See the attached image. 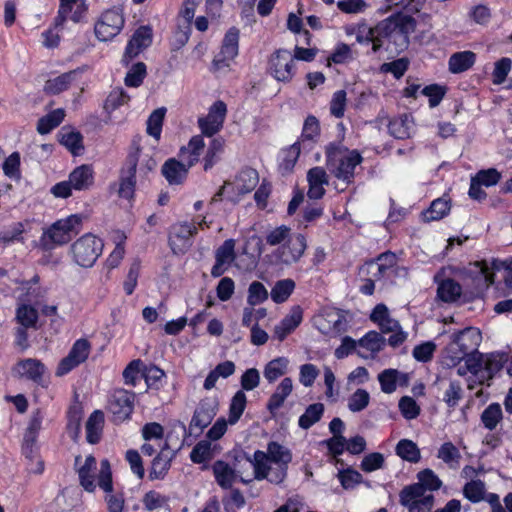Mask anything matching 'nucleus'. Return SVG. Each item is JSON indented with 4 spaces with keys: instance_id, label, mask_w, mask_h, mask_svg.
I'll return each mask as SVG.
<instances>
[{
    "instance_id": "f257e3e1",
    "label": "nucleus",
    "mask_w": 512,
    "mask_h": 512,
    "mask_svg": "<svg viewBox=\"0 0 512 512\" xmlns=\"http://www.w3.org/2000/svg\"><path fill=\"white\" fill-rule=\"evenodd\" d=\"M291 461V450L276 441H271L267 444V451H255L249 463L254 469L256 480L266 479L270 483L280 484L287 476Z\"/></svg>"
},
{
    "instance_id": "f03ea898",
    "label": "nucleus",
    "mask_w": 512,
    "mask_h": 512,
    "mask_svg": "<svg viewBox=\"0 0 512 512\" xmlns=\"http://www.w3.org/2000/svg\"><path fill=\"white\" fill-rule=\"evenodd\" d=\"M326 167L337 180L341 181L345 188L354 182L355 170L363 158L357 150H350L341 142H331L325 148Z\"/></svg>"
},
{
    "instance_id": "7ed1b4c3",
    "label": "nucleus",
    "mask_w": 512,
    "mask_h": 512,
    "mask_svg": "<svg viewBox=\"0 0 512 512\" xmlns=\"http://www.w3.org/2000/svg\"><path fill=\"white\" fill-rule=\"evenodd\" d=\"M156 160L148 153H143L140 147V139L132 141L130 151L120 171V185L118 195L122 198L131 199L136 186V171L139 166L141 173H148L155 169Z\"/></svg>"
},
{
    "instance_id": "20e7f679",
    "label": "nucleus",
    "mask_w": 512,
    "mask_h": 512,
    "mask_svg": "<svg viewBox=\"0 0 512 512\" xmlns=\"http://www.w3.org/2000/svg\"><path fill=\"white\" fill-rule=\"evenodd\" d=\"M415 27L416 21L412 16L397 13L379 22L375 29L376 34L395 44L396 50H403L408 46L409 35Z\"/></svg>"
},
{
    "instance_id": "39448f33",
    "label": "nucleus",
    "mask_w": 512,
    "mask_h": 512,
    "mask_svg": "<svg viewBox=\"0 0 512 512\" xmlns=\"http://www.w3.org/2000/svg\"><path fill=\"white\" fill-rule=\"evenodd\" d=\"M81 217L71 215L52 224L40 238V246L44 250H51L57 245L68 243L74 234L78 233Z\"/></svg>"
},
{
    "instance_id": "423d86ee",
    "label": "nucleus",
    "mask_w": 512,
    "mask_h": 512,
    "mask_svg": "<svg viewBox=\"0 0 512 512\" xmlns=\"http://www.w3.org/2000/svg\"><path fill=\"white\" fill-rule=\"evenodd\" d=\"M103 242L92 234H85L71 246L74 261L81 267H91L101 255Z\"/></svg>"
},
{
    "instance_id": "0eeeda50",
    "label": "nucleus",
    "mask_w": 512,
    "mask_h": 512,
    "mask_svg": "<svg viewBox=\"0 0 512 512\" xmlns=\"http://www.w3.org/2000/svg\"><path fill=\"white\" fill-rule=\"evenodd\" d=\"M479 337V332L473 328L460 331L446 348V357L450 360L448 364L455 365L476 351Z\"/></svg>"
},
{
    "instance_id": "6e6552de",
    "label": "nucleus",
    "mask_w": 512,
    "mask_h": 512,
    "mask_svg": "<svg viewBox=\"0 0 512 512\" xmlns=\"http://www.w3.org/2000/svg\"><path fill=\"white\" fill-rule=\"evenodd\" d=\"M307 248L306 238L302 234H294L283 245L272 253L274 261L278 264L292 265L297 263Z\"/></svg>"
},
{
    "instance_id": "1a4fd4ad",
    "label": "nucleus",
    "mask_w": 512,
    "mask_h": 512,
    "mask_svg": "<svg viewBox=\"0 0 512 512\" xmlns=\"http://www.w3.org/2000/svg\"><path fill=\"white\" fill-rule=\"evenodd\" d=\"M399 497L400 503L407 507L409 512H430L434 506V496L421 493V488L417 485L404 487Z\"/></svg>"
},
{
    "instance_id": "9d476101",
    "label": "nucleus",
    "mask_w": 512,
    "mask_h": 512,
    "mask_svg": "<svg viewBox=\"0 0 512 512\" xmlns=\"http://www.w3.org/2000/svg\"><path fill=\"white\" fill-rule=\"evenodd\" d=\"M507 360L505 353H491L481 363L468 365V370L480 384H484L502 369Z\"/></svg>"
},
{
    "instance_id": "9b49d317",
    "label": "nucleus",
    "mask_w": 512,
    "mask_h": 512,
    "mask_svg": "<svg viewBox=\"0 0 512 512\" xmlns=\"http://www.w3.org/2000/svg\"><path fill=\"white\" fill-rule=\"evenodd\" d=\"M135 393L125 389H116L111 395L108 403V410L113 416L115 423L127 420L133 412Z\"/></svg>"
},
{
    "instance_id": "f8f14e48",
    "label": "nucleus",
    "mask_w": 512,
    "mask_h": 512,
    "mask_svg": "<svg viewBox=\"0 0 512 512\" xmlns=\"http://www.w3.org/2000/svg\"><path fill=\"white\" fill-rule=\"evenodd\" d=\"M294 62L290 51L279 49L270 57L269 70L276 80L289 82L294 76Z\"/></svg>"
},
{
    "instance_id": "ddd939ff",
    "label": "nucleus",
    "mask_w": 512,
    "mask_h": 512,
    "mask_svg": "<svg viewBox=\"0 0 512 512\" xmlns=\"http://www.w3.org/2000/svg\"><path fill=\"white\" fill-rule=\"evenodd\" d=\"M197 233V228L187 222L178 223L171 227L168 243L172 252L176 255H182L188 251L192 245L191 238Z\"/></svg>"
},
{
    "instance_id": "4468645a",
    "label": "nucleus",
    "mask_w": 512,
    "mask_h": 512,
    "mask_svg": "<svg viewBox=\"0 0 512 512\" xmlns=\"http://www.w3.org/2000/svg\"><path fill=\"white\" fill-rule=\"evenodd\" d=\"M124 25V17L117 10L105 11L95 25V35L100 41H108L119 34Z\"/></svg>"
},
{
    "instance_id": "2eb2a0df",
    "label": "nucleus",
    "mask_w": 512,
    "mask_h": 512,
    "mask_svg": "<svg viewBox=\"0 0 512 512\" xmlns=\"http://www.w3.org/2000/svg\"><path fill=\"white\" fill-rule=\"evenodd\" d=\"M227 113L226 104L219 100L216 101L209 109L205 117L198 119V125L203 135L212 137L218 133L223 127V123Z\"/></svg>"
},
{
    "instance_id": "dca6fc26",
    "label": "nucleus",
    "mask_w": 512,
    "mask_h": 512,
    "mask_svg": "<svg viewBox=\"0 0 512 512\" xmlns=\"http://www.w3.org/2000/svg\"><path fill=\"white\" fill-rule=\"evenodd\" d=\"M100 472L98 475V485L109 495L106 502L109 512H122L124 508V498L121 495H113L112 472L110 463L104 459L100 463Z\"/></svg>"
},
{
    "instance_id": "f3484780",
    "label": "nucleus",
    "mask_w": 512,
    "mask_h": 512,
    "mask_svg": "<svg viewBox=\"0 0 512 512\" xmlns=\"http://www.w3.org/2000/svg\"><path fill=\"white\" fill-rule=\"evenodd\" d=\"M238 42L239 30L230 28L225 34L220 52L213 59L212 64L216 70L228 67L230 61L238 55Z\"/></svg>"
},
{
    "instance_id": "a211bd4d",
    "label": "nucleus",
    "mask_w": 512,
    "mask_h": 512,
    "mask_svg": "<svg viewBox=\"0 0 512 512\" xmlns=\"http://www.w3.org/2000/svg\"><path fill=\"white\" fill-rule=\"evenodd\" d=\"M152 42V31L147 26L139 27L129 40L124 53L126 62L138 56Z\"/></svg>"
},
{
    "instance_id": "6ab92c4d",
    "label": "nucleus",
    "mask_w": 512,
    "mask_h": 512,
    "mask_svg": "<svg viewBox=\"0 0 512 512\" xmlns=\"http://www.w3.org/2000/svg\"><path fill=\"white\" fill-rule=\"evenodd\" d=\"M217 405L215 401L211 399L202 400L197 406L194 415L190 422V429L194 428L202 431L205 427H207L214 416L216 415Z\"/></svg>"
},
{
    "instance_id": "aec40b11",
    "label": "nucleus",
    "mask_w": 512,
    "mask_h": 512,
    "mask_svg": "<svg viewBox=\"0 0 512 512\" xmlns=\"http://www.w3.org/2000/svg\"><path fill=\"white\" fill-rule=\"evenodd\" d=\"M14 371L21 378H25L36 383H40L44 373L46 372V367L38 359L27 358L20 360L16 364Z\"/></svg>"
},
{
    "instance_id": "412c9836",
    "label": "nucleus",
    "mask_w": 512,
    "mask_h": 512,
    "mask_svg": "<svg viewBox=\"0 0 512 512\" xmlns=\"http://www.w3.org/2000/svg\"><path fill=\"white\" fill-rule=\"evenodd\" d=\"M216 262L212 267L211 274L214 277H219L225 272L224 265H229L235 259V241L233 239H227L224 243L216 250L215 253Z\"/></svg>"
},
{
    "instance_id": "4be33fe9",
    "label": "nucleus",
    "mask_w": 512,
    "mask_h": 512,
    "mask_svg": "<svg viewBox=\"0 0 512 512\" xmlns=\"http://www.w3.org/2000/svg\"><path fill=\"white\" fill-rule=\"evenodd\" d=\"M189 168L187 163L171 158L163 164L161 171L169 184L178 185L187 177Z\"/></svg>"
},
{
    "instance_id": "5701e85b",
    "label": "nucleus",
    "mask_w": 512,
    "mask_h": 512,
    "mask_svg": "<svg viewBox=\"0 0 512 512\" xmlns=\"http://www.w3.org/2000/svg\"><path fill=\"white\" fill-rule=\"evenodd\" d=\"M408 379V374L401 373L396 369H385L378 375L381 390L386 394H391L396 391L397 383L407 385Z\"/></svg>"
},
{
    "instance_id": "b1692460",
    "label": "nucleus",
    "mask_w": 512,
    "mask_h": 512,
    "mask_svg": "<svg viewBox=\"0 0 512 512\" xmlns=\"http://www.w3.org/2000/svg\"><path fill=\"white\" fill-rule=\"evenodd\" d=\"M68 180L73 189L78 191L87 190L94 182L93 168L87 164L80 165L70 173Z\"/></svg>"
},
{
    "instance_id": "393cba45",
    "label": "nucleus",
    "mask_w": 512,
    "mask_h": 512,
    "mask_svg": "<svg viewBox=\"0 0 512 512\" xmlns=\"http://www.w3.org/2000/svg\"><path fill=\"white\" fill-rule=\"evenodd\" d=\"M370 319L379 326L382 333L394 332L400 328L399 322L390 317L387 306L382 303L375 306Z\"/></svg>"
},
{
    "instance_id": "a878e982",
    "label": "nucleus",
    "mask_w": 512,
    "mask_h": 512,
    "mask_svg": "<svg viewBox=\"0 0 512 512\" xmlns=\"http://www.w3.org/2000/svg\"><path fill=\"white\" fill-rule=\"evenodd\" d=\"M293 390V382L289 377L284 378L277 386L275 392L270 396L267 409L274 413L278 410L285 402L286 398L291 394Z\"/></svg>"
},
{
    "instance_id": "bb28decb",
    "label": "nucleus",
    "mask_w": 512,
    "mask_h": 512,
    "mask_svg": "<svg viewBox=\"0 0 512 512\" xmlns=\"http://www.w3.org/2000/svg\"><path fill=\"white\" fill-rule=\"evenodd\" d=\"M77 74V70H72L47 80L44 85V92L50 95H57L66 91L75 80Z\"/></svg>"
},
{
    "instance_id": "cd10ccee",
    "label": "nucleus",
    "mask_w": 512,
    "mask_h": 512,
    "mask_svg": "<svg viewBox=\"0 0 512 512\" xmlns=\"http://www.w3.org/2000/svg\"><path fill=\"white\" fill-rule=\"evenodd\" d=\"M204 147L202 135L193 136L187 146L181 148L180 157L186 161L188 167H192L198 162Z\"/></svg>"
},
{
    "instance_id": "c85d7f7f",
    "label": "nucleus",
    "mask_w": 512,
    "mask_h": 512,
    "mask_svg": "<svg viewBox=\"0 0 512 512\" xmlns=\"http://www.w3.org/2000/svg\"><path fill=\"white\" fill-rule=\"evenodd\" d=\"M476 60V55L472 51H461L452 54L449 58V71L453 74L462 73L471 68Z\"/></svg>"
},
{
    "instance_id": "c756f323",
    "label": "nucleus",
    "mask_w": 512,
    "mask_h": 512,
    "mask_svg": "<svg viewBox=\"0 0 512 512\" xmlns=\"http://www.w3.org/2000/svg\"><path fill=\"white\" fill-rule=\"evenodd\" d=\"M96 465L95 457L89 455L86 457L84 464L78 468L80 485L88 492H93L96 488L93 474L96 470Z\"/></svg>"
},
{
    "instance_id": "7c9ffc66",
    "label": "nucleus",
    "mask_w": 512,
    "mask_h": 512,
    "mask_svg": "<svg viewBox=\"0 0 512 512\" xmlns=\"http://www.w3.org/2000/svg\"><path fill=\"white\" fill-rule=\"evenodd\" d=\"M60 143L65 146L73 155L77 156L84 150L83 136L80 132L62 128L60 132Z\"/></svg>"
},
{
    "instance_id": "2f4dec72",
    "label": "nucleus",
    "mask_w": 512,
    "mask_h": 512,
    "mask_svg": "<svg viewBox=\"0 0 512 512\" xmlns=\"http://www.w3.org/2000/svg\"><path fill=\"white\" fill-rule=\"evenodd\" d=\"M104 424V414L100 410L94 411L86 422V438L91 444L99 442Z\"/></svg>"
},
{
    "instance_id": "473e14b6",
    "label": "nucleus",
    "mask_w": 512,
    "mask_h": 512,
    "mask_svg": "<svg viewBox=\"0 0 512 512\" xmlns=\"http://www.w3.org/2000/svg\"><path fill=\"white\" fill-rule=\"evenodd\" d=\"M437 458L442 460L450 469L456 470L460 466L461 453L452 442H445L438 449Z\"/></svg>"
},
{
    "instance_id": "72a5a7b5",
    "label": "nucleus",
    "mask_w": 512,
    "mask_h": 512,
    "mask_svg": "<svg viewBox=\"0 0 512 512\" xmlns=\"http://www.w3.org/2000/svg\"><path fill=\"white\" fill-rule=\"evenodd\" d=\"M213 472L217 483L224 489L230 488L236 479L234 469L224 461H216Z\"/></svg>"
},
{
    "instance_id": "f704fd0d",
    "label": "nucleus",
    "mask_w": 512,
    "mask_h": 512,
    "mask_svg": "<svg viewBox=\"0 0 512 512\" xmlns=\"http://www.w3.org/2000/svg\"><path fill=\"white\" fill-rule=\"evenodd\" d=\"M324 410L325 407L322 403L310 404L298 420L299 427L304 430L312 427L314 424L321 420L324 414Z\"/></svg>"
},
{
    "instance_id": "c9c22d12",
    "label": "nucleus",
    "mask_w": 512,
    "mask_h": 512,
    "mask_svg": "<svg viewBox=\"0 0 512 512\" xmlns=\"http://www.w3.org/2000/svg\"><path fill=\"white\" fill-rule=\"evenodd\" d=\"M259 182V175L255 169H243L236 177V185L239 193L247 194L255 189Z\"/></svg>"
},
{
    "instance_id": "e433bc0d",
    "label": "nucleus",
    "mask_w": 512,
    "mask_h": 512,
    "mask_svg": "<svg viewBox=\"0 0 512 512\" xmlns=\"http://www.w3.org/2000/svg\"><path fill=\"white\" fill-rule=\"evenodd\" d=\"M461 292L460 284L450 278L440 282L437 288L438 298L447 303L457 300Z\"/></svg>"
},
{
    "instance_id": "4c0bfd02",
    "label": "nucleus",
    "mask_w": 512,
    "mask_h": 512,
    "mask_svg": "<svg viewBox=\"0 0 512 512\" xmlns=\"http://www.w3.org/2000/svg\"><path fill=\"white\" fill-rule=\"evenodd\" d=\"M289 360L286 357H278L268 362L264 368V377L269 383H273L279 377L286 374Z\"/></svg>"
},
{
    "instance_id": "58836bf2",
    "label": "nucleus",
    "mask_w": 512,
    "mask_h": 512,
    "mask_svg": "<svg viewBox=\"0 0 512 512\" xmlns=\"http://www.w3.org/2000/svg\"><path fill=\"white\" fill-rule=\"evenodd\" d=\"M64 117L65 111L61 108L51 111L39 119L37 131L42 135L49 133L63 121Z\"/></svg>"
},
{
    "instance_id": "ea45409f",
    "label": "nucleus",
    "mask_w": 512,
    "mask_h": 512,
    "mask_svg": "<svg viewBox=\"0 0 512 512\" xmlns=\"http://www.w3.org/2000/svg\"><path fill=\"white\" fill-rule=\"evenodd\" d=\"M450 210V203L444 198L434 200L430 207L423 212V220L425 222L437 221L442 219Z\"/></svg>"
},
{
    "instance_id": "a19ab883",
    "label": "nucleus",
    "mask_w": 512,
    "mask_h": 512,
    "mask_svg": "<svg viewBox=\"0 0 512 512\" xmlns=\"http://www.w3.org/2000/svg\"><path fill=\"white\" fill-rule=\"evenodd\" d=\"M396 454L403 460L417 463L420 458V450L416 443L409 439H402L396 445Z\"/></svg>"
},
{
    "instance_id": "79ce46f5",
    "label": "nucleus",
    "mask_w": 512,
    "mask_h": 512,
    "mask_svg": "<svg viewBox=\"0 0 512 512\" xmlns=\"http://www.w3.org/2000/svg\"><path fill=\"white\" fill-rule=\"evenodd\" d=\"M295 289V282L292 279H283L275 283L271 290V299L279 304L285 302Z\"/></svg>"
},
{
    "instance_id": "37998d69",
    "label": "nucleus",
    "mask_w": 512,
    "mask_h": 512,
    "mask_svg": "<svg viewBox=\"0 0 512 512\" xmlns=\"http://www.w3.org/2000/svg\"><path fill=\"white\" fill-rule=\"evenodd\" d=\"M225 140L221 137L214 138L210 142L206 155L204 156V170L211 169L220 159L224 151Z\"/></svg>"
},
{
    "instance_id": "c03bdc74",
    "label": "nucleus",
    "mask_w": 512,
    "mask_h": 512,
    "mask_svg": "<svg viewBox=\"0 0 512 512\" xmlns=\"http://www.w3.org/2000/svg\"><path fill=\"white\" fill-rule=\"evenodd\" d=\"M165 114L166 108L161 107L154 110L147 120L146 132L148 135L152 136L156 141H158L161 137L162 125Z\"/></svg>"
},
{
    "instance_id": "a18cd8bd",
    "label": "nucleus",
    "mask_w": 512,
    "mask_h": 512,
    "mask_svg": "<svg viewBox=\"0 0 512 512\" xmlns=\"http://www.w3.org/2000/svg\"><path fill=\"white\" fill-rule=\"evenodd\" d=\"M503 413L500 404L491 403L481 414V421L484 427L490 431L494 430L502 420Z\"/></svg>"
},
{
    "instance_id": "49530a36",
    "label": "nucleus",
    "mask_w": 512,
    "mask_h": 512,
    "mask_svg": "<svg viewBox=\"0 0 512 512\" xmlns=\"http://www.w3.org/2000/svg\"><path fill=\"white\" fill-rule=\"evenodd\" d=\"M417 477L419 481L413 485L420 486L421 493L423 494H426L427 490H438L442 485L439 477L431 469H424L420 471Z\"/></svg>"
},
{
    "instance_id": "de8ad7c7",
    "label": "nucleus",
    "mask_w": 512,
    "mask_h": 512,
    "mask_svg": "<svg viewBox=\"0 0 512 512\" xmlns=\"http://www.w3.org/2000/svg\"><path fill=\"white\" fill-rule=\"evenodd\" d=\"M247 403V398L245 393L242 390H239L232 397L230 407H229V417L228 422L230 424H235L243 414Z\"/></svg>"
},
{
    "instance_id": "09e8293b",
    "label": "nucleus",
    "mask_w": 512,
    "mask_h": 512,
    "mask_svg": "<svg viewBox=\"0 0 512 512\" xmlns=\"http://www.w3.org/2000/svg\"><path fill=\"white\" fill-rule=\"evenodd\" d=\"M389 133L397 139H406L410 137L411 121L408 116L393 119L388 125Z\"/></svg>"
},
{
    "instance_id": "8fccbe9b",
    "label": "nucleus",
    "mask_w": 512,
    "mask_h": 512,
    "mask_svg": "<svg viewBox=\"0 0 512 512\" xmlns=\"http://www.w3.org/2000/svg\"><path fill=\"white\" fill-rule=\"evenodd\" d=\"M16 320L20 326L36 328L38 311L31 305L23 304L17 308Z\"/></svg>"
},
{
    "instance_id": "3c124183",
    "label": "nucleus",
    "mask_w": 512,
    "mask_h": 512,
    "mask_svg": "<svg viewBox=\"0 0 512 512\" xmlns=\"http://www.w3.org/2000/svg\"><path fill=\"white\" fill-rule=\"evenodd\" d=\"M370 394L367 390L359 388L348 398V409L353 412H361L368 407Z\"/></svg>"
},
{
    "instance_id": "603ef678",
    "label": "nucleus",
    "mask_w": 512,
    "mask_h": 512,
    "mask_svg": "<svg viewBox=\"0 0 512 512\" xmlns=\"http://www.w3.org/2000/svg\"><path fill=\"white\" fill-rule=\"evenodd\" d=\"M358 345L370 352L377 353L383 349L385 338L376 331H369L358 341Z\"/></svg>"
},
{
    "instance_id": "864d4df0",
    "label": "nucleus",
    "mask_w": 512,
    "mask_h": 512,
    "mask_svg": "<svg viewBox=\"0 0 512 512\" xmlns=\"http://www.w3.org/2000/svg\"><path fill=\"white\" fill-rule=\"evenodd\" d=\"M464 496L473 503L484 500L485 484L481 480H472L463 488Z\"/></svg>"
},
{
    "instance_id": "5fc2aeb1",
    "label": "nucleus",
    "mask_w": 512,
    "mask_h": 512,
    "mask_svg": "<svg viewBox=\"0 0 512 512\" xmlns=\"http://www.w3.org/2000/svg\"><path fill=\"white\" fill-rule=\"evenodd\" d=\"M269 294L265 286L259 281H253L248 288L247 302L250 306H256L267 300Z\"/></svg>"
},
{
    "instance_id": "6e6d98bb",
    "label": "nucleus",
    "mask_w": 512,
    "mask_h": 512,
    "mask_svg": "<svg viewBox=\"0 0 512 512\" xmlns=\"http://www.w3.org/2000/svg\"><path fill=\"white\" fill-rule=\"evenodd\" d=\"M146 74V65L143 62L134 64L126 74L125 85L128 87H139Z\"/></svg>"
},
{
    "instance_id": "4d7b16f0",
    "label": "nucleus",
    "mask_w": 512,
    "mask_h": 512,
    "mask_svg": "<svg viewBox=\"0 0 512 512\" xmlns=\"http://www.w3.org/2000/svg\"><path fill=\"white\" fill-rule=\"evenodd\" d=\"M337 477L341 483V486L345 490L354 489L358 484L362 483L363 481L362 475L352 468L340 470L337 474Z\"/></svg>"
},
{
    "instance_id": "13d9d810",
    "label": "nucleus",
    "mask_w": 512,
    "mask_h": 512,
    "mask_svg": "<svg viewBox=\"0 0 512 512\" xmlns=\"http://www.w3.org/2000/svg\"><path fill=\"white\" fill-rule=\"evenodd\" d=\"M129 100V95L123 89H114L109 93L104 104V109L110 113L128 103Z\"/></svg>"
},
{
    "instance_id": "bf43d9fd",
    "label": "nucleus",
    "mask_w": 512,
    "mask_h": 512,
    "mask_svg": "<svg viewBox=\"0 0 512 512\" xmlns=\"http://www.w3.org/2000/svg\"><path fill=\"white\" fill-rule=\"evenodd\" d=\"M290 237H293L290 233V228L287 226H279L268 232L266 235V243L270 246H281L283 245Z\"/></svg>"
},
{
    "instance_id": "052dcab7",
    "label": "nucleus",
    "mask_w": 512,
    "mask_h": 512,
    "mask_svg": "<svg viewBox=\"0 0 512 512\" xmlns=\"http://www.w3.org/2000/svg\"><path fill=\"white\" fill-rule=\"evenodd\" d=\"M91 344L87 339H78L71 347L68 355L76 359L78 362L83 363L86 361L90 354Z\"/></svg>"
},
{
    "instance_id": "680f3d73",
    "label": "nucleus",
    "mask_w": 512,
    "mask_h": 512,
    "mask_svg": "<svg viewBox=\"0 0 512 512\" xmlns=\"http://www.w3.org/2000/svg\"><path fill=\"white\" fill-rule=\"evenodd\" d=\"M171 458L169 453L162 450L153 460L151 474H154L156 478L163 477L170 467Z\"/></svg>"
},
{
    "instance_id": "e2e57ef3",
    "label": "nucleus",
    "mask_w": 512,
    "mask_h": 512,
    "mask_svg": "<svg viewBox=\"0 0 512 512\" xmlns=\"http://www.w3.org/2000/svg\"><path fill=\"white\" fill-rule=\"evenodd\" d=\"M480 184L490 187L496 185L501 179V173L495 168L480 170L473 177Z\"/></svg>"
},
{
    "instance_id": "0e129e2a",
    "label": "nucleus",
    "mask_w": 512,
    "mask_h": 512,
    "mask_svg": "<svg viewBox=\"0 0 512 512\" xmlns=\"http://www.w3.org/2000/svg\"><path fill=\"white\" fill-rule=\"evenodd\" d=\"M190 458L194 463H203L211 458V447L207 441L197 443L190 453Z\"/></svg>"
},
{
    "instance_id": "69168bd1",
    "label": "nucleus",
    "mask_w": 512,
    "mask_h": 512,
    "mask_svg": "<svg viewBox=\"0 0 512 512\" xmlns=\"http://www.w3.org/2000/svg\"><path fill=\"white\" fill-rule=\"evenodd\" d=\"M384 465V456L381 453L374 452L367 454L361 461L360 468L364 472H373L382 468Z\"/></svg>"
},
{
    "instance_id": "338daca9",
    "label": "nucleus",
    "mask_w": 512,
    "mask_h": 512,
    "mask_svg": "<svg viewBox=\"0 0 512 512\" xmlns=\"http://www.w3.org/2000/svg\"><path fill=\"white\" fill-rule=\"evenodd\" d=\"M511 65V59L507 57H503L495 63L493 71V82L495 84H502L505 81L511 70Z\"/></svg>"
},
{
    "instance_id": "774afa93",
    "label": "nucleus",
    "mask_w": 512,
    "mask_h": 512,
    "mask_svg": "<svg viewBox=\"0 0 512 512\" xmlns=\"http://www.w3.org/2000/svg\"><path fill=\"white\" fill-rule=\"evenodd\" d=\"M399 409L406 419H414L420 413V408L416 401L409 396H404L400 399Z\"/></svg>"
}]
</instances>
